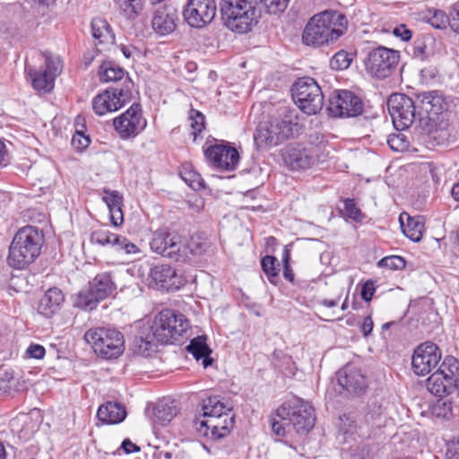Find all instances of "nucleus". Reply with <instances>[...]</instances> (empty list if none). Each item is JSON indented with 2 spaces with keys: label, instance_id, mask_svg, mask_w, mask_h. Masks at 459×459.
<instances>
[{
  "label": "nucleus",
  "instance_id": "62",
  "mask_svg": "<svg viewBox=\"0 0 459 459\" xmlns=\"http://www.w3.org/2000/svg\"><path fill=\"white\" fill-rule=\"evenodd\" d=\"M373 320L370 316H368L365 317L363 324L361 325V332L363 333L364 336H368L371 333L373 330Z\"/></svg>",
  "mask_w": 459,
  "mask_h": 459
},
{
  "label": "nucleus",
  "instance_id": "31",
  "mask_svg": "<svg viewBox=\"0 0 459 459\" xmlns=\"http://www.w3.org/2000/svg\"><path fill=\"white\" fill-rule=\"evenodd\" d=\"M177 414L178 407L175 401H159L153 410L154 420L162 426L169 423Z\"/></svg>",
  "mask_w": 459,
  "mask_h": 459
},
{
  "label": "nucleus",
  "instance_id": "55",
  "mask_svg": "<svg viewBox=\"0 0 459 459\" xmlns=\"http://www.w3.org/2000/svg\"><path fill=\"white\" fill-rule=\"evenodd\" d=\"M393 34L403 39V41H408L411 39L412 32L411 30H409L404 24H401L399 26H396L393 30Z\"/></svg>",
  "mask_w": 459,
  "mask_h": 459
},
{
  "label": "nucleus",
  "instance_id": "54",
  "mask_svg": "<svg viewBox=\"0 0 459 459\" xmlns=\"http://www.w3.org/2000/svg\"><path fill=\"white\" fill-rule=\"evenodd\" d=\"M446 457V459H459V437L447 443Z\"/></svg>",
  "mask_w": 459,
  "mask_h": 459
},
{
  "label": "nucleus",
  "instance_id": "41",
  "mask_svg": "<svg viewBox=\"0 0 459 459\" xmlns=\"http://www.w3.org/2000/svg\"><path fill=\"white\" fill-rule=\"evenodd\" d=\"M277 264V259L273 255H265L261 260L262 269L273 284H276L278 281Z\"/></svg>",
  "mask_w": 459,
  "mask_h": 459
},
{
  "label": "nucleus",
  "instance_id": "1",
  "mask_svg": "<svg viewBox=\"0 0 459 459\" xmlns=\"http://www.w3.org/2000/svg\"><path fill=\"white\" fill-rule=\"evenodd\" d=\"M315 422L314 408L296 396L284 402L271 419L272 429L280 437L292 431L300 436L307 435L314 428Z\"/></svg>",
  "mask_w": 459,
  "mask_h": 459
},
{
  "label": "nucleus",
  "instance_id": "39",
  "mask_svg": "<svg viewBox=\"0 0 459 459\" xmlns=\"http://www.w3.org/2000/svg\"><path fill=\"white\" fill-rule=\"evenodd\" d=\"M99 75L102 82H117L124 79L125 70L111 62H105L100 67Z\"/></svg>",
  "mask_w": 459,
  "mask_h": 459
},
{
  "label": "nucleus",
  "instance_id": "60",
  "mask_svg": "<svg viewBox=\"0 0 459 459\" xmlns=\"http://www.w3.org/2000/svg\"><path fill=\"white\" fill-rule=\"evenodd\" d=\"M119 48L124 56L127 59L134 58V54L138 53V49L133 45L120 44Z\"/></svg>",
  "mask_w": 459,
  "mask_h": 459
},
{
  "label": "nucleus",
  "instance_id": "21",
  "mask_svg": "<svg viewBox=\"0 0 459 459\" xmlns=\"http://www.w3.org/2000/svg\"><path fill=\"white\" fill-rule=\"evenodd\" d=\"M150 278L157 289L173 292L185 284V280L169 264H157L150 271Z\"/></svg>",
  "mask_w": 459,
  "mask_h": 459
},
{
  "label": "nucleus",
  "instance_id": "44",
  "mask_svg": "<svg viewBox=\"0 0 459 459\" xmlns=\"http://www.w3.org/2000/svg\"><path fill=\"white\" fill-rule=\"evenodd\" d=\"M351 63L349 54L343 50L337 52L331 59L330 65L334 70L347 69Z\"/></svg>",
  "mask_w": 459,
  "mask_h": 459
},
{
  "label": "nucleus",
  "instance_id": "46",
  "mask_svg": "<svg viewBox=\"0 0 459 459\" xmlns=\"http://www.w3.org/2000/svg\"><path fill=\"white\" fill-rule=\"evenodd\" d=\"M49 75H51L54 79L61 72V60L57 56H52L50 55L45 54V68L42 69Z\"/></svg>",
  "mask_w": 459,
  "mask_h": 459
},
{
  "label": "nucleus",
  "instance_id": "58",
  "mask_svg": "<svg viewBox=\"0 0 459 459\" xmlns=\"http://www.w3.org/2000/svg\"><path fill=\"white\" fill-rule=\"evenodd\" d=\"M375 292L374 283L368 281L364 283L361 289V297L365 301H370Z\"/></svg>",
  "mask_w": 459,
  "mask_h": 459
},
{
  "label": "nucleus",
  "instance_id": "26",
  "mask_svg": "<svg viewBox=\"0 0 459 459\" xmlns=\"http://www.w3.org/2000/svg\"><path fill=\"white\" fill-rule=\"evenodd\" d=\"M383 414L384 409L378 401L372 400L368 402L364 414L359 420V429L361 430L367 429L368 432H370L375 429L382 427L384 424Z\"/></svg>",
  "mask_w": 459,
  "mask_h": 459
},
{
  "label": "nucleus",
  "instance_id": "30",
  "mask_svg": "<svg viewBox=\"0 0 459 459\" xmlns=\"http://www.w3.org/2000/svg\"><path fill=\"white\" fill-rule=\"evenodd\" d=\"M210 239L204 233H195L188 241L184 240V253L186 255V263L190 262L192 256H200L208 251L211 247Z\"/></svg>",
  "mask_w": 459,
  "mask_h": 459
},
{
  "label": "nucleus",
  "instance_id": "48",
  "mask_svg": "<svg viewBox=\"0 0 459 459\" xmlns=\"http://www.w3.org/2000/svg\"><path fill=\"white\" fill-rule=\"evenodd\" d=\"M387 143L395 152H403L408 147V141L403 134H393L388 136Z\"/></svg>",
  "mask_w": 459,
  "mask_h": 459
},
{
  "label": "nucleus",
  "instance_id": "33",
  "mask_svg": "<svg viewBox=\"0 0 459 459\" xmlns=\"http://www.w3.org/2000/svg\"><path fill=\"white\" fill-rule=\"evenodd\" d=\"M186 350L191 353L196 360L203 359V364L204 368H207L212 364V359L209 358L211 350L206 344V338L204 336H198L190 341Z\"/></svg>",
  "mask_w": 459,
  "mask_h": 459
},
{
  "label": "nucleus",
  "instance_id": "20",
  "mask_svg": "<svg viewBox=\"0 0 459 459\" xmlns=\"http://www.w3.org/2000/svg\"><path fill=\"white\" fill-rule=\"evenodd\" d=\"M284 164L292 170L309 169L316 162L313 149L299 144H289L281 150Z\"/></svg>",
  "mask_w": 459,
  "mask_h": 459
},
{
  "label": "nucleus",
  "instance_id": "47",
  "mask_svg": "<svg viewBox=\"0 0 459 459\" xmlns=\"http://www.w3.org/2000/svg\"><path fill=\"white\" fill-rule=\"evenodd\" d=\"M343 215L356 221H362L363 214L361 213L359 208L357 207V204L353 199H345L343 201Z\"/></svg>",
  "mask_w": 459,
  "mask_h": 459
},
{
  "label": "nucleus",
  "instance_id": "8",
  "mask_svg": "<svg viewBox=\"0 0 459 459\" xmlns=\"http://www.w3.org/2000/svg\"><path fill=\"white\" fill-rule=\"evenodd\" d=\"M292 135V123L287 116L272 117L260 123L254 134L255 143L259 150H266L278 145Z\"/></svg>",
  "mask_w": 459,
  "mask_h": 459
},
{
  "label": "nucleus",
  "instance_id": "22",
  "mask_svg": "<svg viewBox=\"0 0 459 459\" xmlns=\"http://www.w3.org/2000/svg\"><path fill=\"white\" fill-rule=\"evenodd\" d=\"M338 384L347 392L353 394H361L368 388V380L361 369L353 365L347 364L337 373Z\"/></svg>",
  "mask_w": 459,
  "mask_h": 459
},
{
  "label": "nucleus",
  "instance_id": "12",
  "mask_svg": "<svg viewBox=\"0 0 459 459\" xmlns=\"http://www.w3.org/2000/svg\"><path fill=\"white\" fill-rule=\"evenodd\" d=\"M134 82L126 77L121 88H108L94 97L92 108L99 116L114 112L123 107L132 98Z\"/></svg>",
  "mask_w": 459,
  "mask_h": 459
},
{
  "label": "nucleus",
  "instance_id": "27",
  "mask_svg": "<svg viewBox=\"0 0 459 459\" xmlns=\"http://www.w3.org/2000/svg\"><path fill=\"white\" fill-rule=\"evenodd\" d=\"M65 300V297L58 288H50L40 299L38 311L46 317H50L57 312Z\"/></svg>",
  "mask_w": 459,
  "mask_h": 459
},
{
  "label": "nucleus",
  "instance_id": "40",
  "mask_svg": "<svg viewBox=\"0 0 459 459\" xmlns=\"http://www.w3.org/2000/svg\"><path fill=\"white\" fill-rule=\"evenodd\" d=\"M428 22L438 30H446L448 26L451 28L450 14L447 15L442 10L432 9L429 10Z\"/></svg>",
  "mask_w": 459,
  "mask_h": 459
},
{
  "label": "nucleus",
  "instance_id": "5",
  "mask_svg": "<svg viewBox=\"0 0 459 459\" xmlns=\"http://www.w3.org/2000/svg\"><path fill=\"white\" fill-rule=\"evenodd\" d=\"M220 11L224 25L236 33H247L258 22L255 0H221Z\"/></svg>",
  "mask_w": 459,
  "mask_h": 459
},
{
  "label": "nucleus",
  "instance_id": "63",
  "mask_svg": "<svg viewBox=\"0 0 459 459\" xmlns=\"http://www.w3.org/2000/svg\"><path fill=\"white\" fill-rule=\"evenodd\" d=\"M154 455L157 459H177L178 457L172 451L159 448L156 450Z\"/></svg>",
  "mask_w": 459,
  "mask_h": 459
},
{
  "label": "nucleus",
  "instance_id": "43",
  "mask_svg": "<svg viewBox=\"0 0 459 459\" xmlns=\"http://www.w3.org/2000/svg\"><path fill=\"white\" fill-rule=\"evenodd\" d=\"M115 236H116V234L110 232L109 230H97L92 231V233L91 234L90 239L92 244H97V245H100L102 247H104V246L111 247V244L113 242L112 240L115 238Z\"/></svg>",
  "mask_w": 459,
  "mask_h": 459
},
{
  "label": "nucleus",
  "instance_id": "35",
  "mask_svg": "<svg viewBox=\"0 0 459 459\" xmlns=\"http://www.w3.org/2000/svg\"><path fill=\"white\" fill-rule=\"evenodd\" d=\"M91 31L94 39H98L100 43H113L114 34L112 29L107 21L96 18L91 22Z\"/></svg>",
  "mask_w": 459,
  "mask_h": 459
},
{
  "label": "nucleus",
  "instance_id": "53",
  "mask_svg": "<svg viewBox=\"0 0 459 459\" xmlns=\"http://www.w3.org/2000/svg\"><path fill=\"white\" fill-rule=\"evenodd\" d=\"M90 138L82 133L76 132L72 138V144L76 149H84L90 144Z\"/></svg>",
  "mask_w": 459,
  "mask_h": 459
},
{
  "label": "nucleus",
  "instance_id": "45",
  "mask_svg": "<svg viewBox=\"0 0 459 459\" xmlns=\"http://www.w3.org/2000/svg\"><path fill=\"white\" fill-rule=\"evenodd\" d=\"M104 193L106 195L102 197V200L109 211L122 207L123 196L117 191L105 189Z\"/></svg>",
  "mask_w": 459,
  "mask_h": 459
},
{
  "label": "nucleus",
  "instance_id": "18",
  "mask_svg": "<svg viewBox=\"0 0 459 459\" xmlns=\"http://www.w3.org/2000/svg\"><path fill=\"white\" fill-rule=\"evenodd\" d=\"M441 359V351L437 344L426 342L420 344L411 357V367L416 375L425 376L435 368Z\"/></svg>",
  "mask_w": 459,
  "mask_h": 459
},
{
  "label": "nucleus",
  "instance_id": "6",
  "mask_svg": "<svg viewBox=\"0 0 459 459\" xmlns=\"http://www.w3.org/2000/svg\"><path fill=\"white\" fill-rule=\"evenodd\" d=\"M186 316L172 309H164L157 314L151 325L144 327L159 343L167 344L177 341L188 328Z\"/></svg>",
  "mask_w": 459,
  "mask_h": 459
},
{
  "label": "nucleus",
  "instance_id": "37",
  "mask_svg": "<svg viewBox=\"0 0 459 459\" xmlns=\"http://www.w3.org/2000/svg\"><path fill=\"white\" fill-rule=\"evenodd\" d=\"M437 370L443 373L449 384L455 385L459 380V361L455 357H446Z\"/></svg>",
  "mask_w": 459,
  "mask_h": 459
},
{
  "label": "nucleus",
  "instance_id": "49",
  "mask_svg": "<svg viewBox=\"0 0 459 459\" xmlns=\"http://www.w3.org/2000/svg\"><path fill=\"white\" fill-rule=\"evenodd\" d=\"M269 13H282L288 6L290 0H259Z\"/></svg>",
  "mask_w": 459,
  "mask_h": 459
},
{
  "label": "nucleus",
  "instance_id": "36",
  "mask_svg": "<svg viewBox=\"0 0 459 459\" xmlns=\"http://www.w3.org/2000/svg\"><path fill=\"white\" fill-rule=\"evenodd\" d=\"M111 247L121 255L131 257L140 254L139 247L128 240L126 237L116 234L112 240Z\"/></svg>",
  "mask_w": 459,
  "mask_h": 459
},
{
  "label": "nucleus",
  "instance_id": "4",
  "mask_svg": "<svg viewBox=\"0 0 459 459\" xmlns=\"http://www.w3.org/2000/svg\"><path fill=\"white\" fill-rule=\"evenodd\" d=\"M43 245L42 230L30 225L20 229L9 247L8 264L14 269L26 268L40 255Z\"/></svg>",
  "mask_w": 459,
  "mask_h": 459
},
{
  "label": "nucleus",
  "instance_id": "14",
  "mask_svg": "<svg viewBox=\"0 0 459 459\" xmlns=\"http://www.w3.org/2000/svg\"><path fill=\"white\" fill-rule=\"evenodd\" d=\"M387 107L394 126L398 130L408 128L419 118L416 99L412 100L405 94H392L388 98Z\"/></svg>",
  "mask_w": 459,
  "mask_h": 459
},
{
  "label": "nucleus",
  "instance_id": "59",
  "mask_svg": "<svg viewBox=\"0 0 459 459\" xmlns=\"http://www.w3.org/2000/svg\"><path fill=\"white\" fill-rule=\"evenodd\" d=\"M110 221L114 226H119L124 221L122 207L109 211Z\"/></svg>",
  "mask_w": 459,
  "mask_h": 459
},
{
  "label": "nucleus",
  "instance_id": "25",
  "mask_svg": "<svg viewBox=\"0 0 459 459\" xmlns=\"http://www.w3.org/2000/svg\"><path fill=\"white\" fill-rule=\"evenodd\" d=\"M158 343L143 325L138 334L134 336L129 350L134 355L149 357L156 351Z\"/></svg>",
  "mask_w": 459,
  "mask_h": 459
},
{
  "label": "nucleus",
  "instance_id": "2",
  "mask_svg": "<svg viewBox=\"0 0 459 459\" xmlns=\"http://www.w3.org/2000/svg\"><path fill=\"white\" fill-rule=\"evenodd\" d=\"M202 416L203 419L195 420V427L200 434L213 440L228 436L234 426L232 406L220 396L203 400Z\"/></svg>",
  "mask_w": 459,
  "mask_h": 459
},
{
  "label": "nucleus",
  "instance_id": "15",
  "mask_svg": "<svg viewBox=\"0 0 459 459\" xmlns=\"http://www.w3.org/2000/svg\"><path fill=\"white\" fill-rule=\"evenodd\" d=\"M327 110L333 117H355L362 114L364 103L351 91L335 90L329 98Z\"/></svg>",
  "mask_w": 459,
  "mask_h": 459
},
{
  "label": "nucleus",
  "instance_id": "38",
  "mask_svg": "<svg viewBox=\"0 0 459 459\" xmlns=\"http://www.w3.org/2000/svg\"><path fill=\"white\" fill-rule=\"evenodd\" d=\"M116 5L129 19H135L143 8L144 0H115Z\"/></svg>",
  "mask_w": 459,
  "mask_h": 459
},
{
  "label": "nucleus",
  "instance_id": "50",
  "mask_svg": "<svg viewBox=\"0 0 459 459\" xmlns=\"http://www.w3.org/2000/svg\"><path fill=\"white\" fill-rule=\"evenodd\" d=\"M378 265L391 270H400L405 267V260L401 256L392 255L382 258Z\"/></svg>",
  "mask_w": 459,
  "mask_h": 459
},
{
  "label": "nucleus",
  "instance_id": "64",
  "mask_svg": "<svg viewBox=\"0 0 459 459\" xmlns=\"http://www.w3.org/2000/svg\"><path fill=\"white\" fill-rule=\"evenodd\" d=\"M7 152L4 143L0 140V166L6 162Z\"/></svg>",
  "mask_w": 459,
  "mask_h": 459
},
{
  "label": "nucleus",
  "instance_id": "23",
  "mask_svg": "<svg viewBox=\"0 0 459 459\" xmlns=\"http://www.w3.org/2000/svg\"><path fill=\"white\" fill-rule=\"evenodd\" d=\"M419 120L426 115L429 119L446 109V102L442 92L438 91H424L416 95Z\"/></svg>",
  "mask_w": 459,
  "mask_h": 459
},
{
  "label": "nucleus",
  "instance_id": "24",
  "mask_svg": "<svg viewBox=\"0 0 459 459\" xmlns=\"http://www.w3.org/2000/svg\"><path fill=\"white\" fill-rule=\"evenodd\" d=\"M178 11L173 5H165L155 12L152 18L154 31L161 36L172 33L177 28Z\"/></svg>",
  "mask_w": 459,
  "mask_h": 459
},
{
  "label": "nucleus",
  "instance_id": "29",
  "mask_svg": "<svg viewBox=\"0 0 459 459\" xmlns=\"http://www.w3.org/2000/svg\"><path fill=\"white\" fill-rule=\"evenodd\" d=\"M98 419L106 424H118L126 417L125 407L118 403L108 402L100 406Z\"/></svg>",
  "mask_w": 459,
  "mask_h": 459
},
{
  "label": "nucleus",
  "instance_id": "51",
  "mask_svg": "<svg viewBox=\"0 0 459 459\" xmlns=\"http://www.w3.org/2000/svg\"><path fill=\"white\" fill-rule=\"evenodd\" d=\"M182 178L194 190H200L204 187V181L201 178V176L195 172L185 173Z\"/></svg>",
  "mask_w": 459,
  "mask_h": 459
},
{
  "label": "nucleus",
  "instance_id": "17",
  "mask_svg": "<svg viewBox=\"0 0 459 459\" xmlns=\"http://www.w3.org/2000/svg\"><path fill=\"white\" fill-rule=\"evenodd\" d=\"M113 125L123 139L135 137L147 125L139 103H134L126 112L113 120Z\"/></svg>",
  "mask_w": 459,
  "mask_h": 459
},
{
  "label": "nucleus",
  "instance_id": "3",
  "mask_svg": "<svg viewBox=\"0 0 459 459\" xmlns=\"http://www.w3.org/2000/svg\"><path fill=\"white\" fill-rule=\"evenodd\" d=\"M348 30L347 17L334 10L315 14L307 23L302 41L307 46L321 47L335 43Z\"/></svg>",
  "mask_w": 459,
  "mask_h": 459
},
{
  "label": "nucleus",
  "instance_id": "16",
  "mask_svg": "<svg viewBox=\"0 0 459 459\" xmlns=\"http://www.w3.org/2000/svg\"><path fill=\"white\" fill-rule=\"evenodd\" d=\"M216 10L214 0H187L181 13L189 26L201 29L213 21Z\"/></svg>",
  "mask_w": 459,
  "mask_h": 459
},
{
  "label": "nucleus",
  "instance_id": "9",
  "mask_svg": "<svg viewBox=\"0 0 459 459\" xmlns=\"http://www.w3.org/2000/svg\"><path fill=\"white\" fill-rule=\"evenodd\" d=\"M291 94L295 103L307 115L316 114L323 108L321 88L311 77L299 79L291 87Z\"/></svg>",
  "mask_w": 459,
  "mask_h": 459
},
{
  "label": "nucleus",
  "instance_id": "61",
  "mask_svg": "<svg viewBox=\"0 0 459 459\" xmlns=\"http://www.w3.org/2000/svg\"><path fill=\"white\" fill-rule=\"evenodd\" d=\"M120 448L123 449L126 454H131L133 452H137L140 450V448L135 444H134L130 439H125L122 442Z\"/></svg>",
  "mask_w": 459,
  "mask_h": 459
},
{
  "label": "nucleus",
  "instance_id": "56",
  "mask_svg": "<svg viewBox=\"0 0 459 459\" xmlns=\"http://www.w3.org/2000/svg\"><path fill=\"white\" fill-rule=\"evenodd\" d=\"M26 354L30 358L40 359L45 355V348L39 344H31L28 347Z\"/></svg>",
  "mask_w": 459,
  "mask_h": 459
},
{
  "label": "nucleus",
  "instance_id": "52",
  "mask_svg": "<svg viewBox=\"0 0 459 459\" xmlns=\"http://www.w3.org/2000/svg\"><path fill=\"white\" fill-rule=\"evenodd\" d=\"M290 249L288 248V247H285L283 249L282 256H281V260L283 263V277L287 281L293 282L295 276H294V273L290 265Z\"/></svg>",
  "mask_w": 459,
  "mask_h": 459
},
{
  "label": "nucleus",
  "instance_id": "34",
  "mask_svg": "<svg viewBox=\"0 0 459 459\" xmlns=\"http://www.w3.org/2000/svg\"><path fill=\"white\" fill-rule=\"evenodd\" d=\"M28 73L36 91L48 92L53 89L55 79L42 69L37 71L30 68Z\"/></svg>",
  "mask_w": 459,
  "mask_h": 459
},
{
  "label": "nucleus",
  "instance_id": "42",
  "mask_svg": "<svg viewBox=\"0 0 459 459\" xmlns=\"http://www.w3.org/2000/svg\"><path fill=\"white\" fill-rule=\"evenodd\" d=\"M189 120L193 142L197 143L199 134L204 129V116L200 111L192 108L189 114Z\"/></svg>",
  "mask_w": 459,
  "mask_h": 459
},
{
  "label": "nucleus",
  "instance_id": "19",
  "mask_svg": "<svg viewBox=\"0 0 459 459\" xmlns=\"http://www.w3.org/2000/svg\"><path fill=\"white\" fill-rule=\"evenodd\" d=\"M204 156L213 167L221 170L232 171L239 161L238 151L225 144L209 146L204 150Z\"/></svg>",
  "mask_w": 459,
  "mask_h": 459
},
{
  "label": "nucleus",
  "instance_id": "13",
  "mask_svg": "<svg viewBox=\"0 0 459 459\" xmlns=\"http://www.w3.org/2000/svg\"><path fill=\"white\" fill-rule=\"evenodd\" d=\"M152 252L177 263H186L184 238L176 231L156 230L150 242Z\"/></svg>",
  "mask_w": 459,
  "mask_h": 459
},
{
  "label": "nucleus",
  "instance_id": "10",
  "mask_svg": "<svg viewBox=\"0 0 459 459\" xmlns=\"http://www.w3.org/2000/svg\"><path fill=\"white\" fill-rule=\"evenodd\" d=\"M116 288L110 273H99L89 282L88 287L79 292L75 304L82 309L92 310L100 301L112 294Z\"/></svg>",
  "mask_w": 459,
  "mask_h": 459
},
{
  "label": "nucleus",
  "instance_id": "32",
  "mask_svg": "<svg viewBox=\"0 0 459 459\" xmlns=\"http://www.w3.org/2000/svg\"><path fill=\"white\" fill-rule=\"evenodd\" d=\"M446 380L443 373L437 369L427 379V388L431 394L437 396L448 394L451 393L452 389H454L455 385L449 384Z\"/></svg>",
  "mask_w": 459,
  "mask_h": 459
},
{
  "label": "nucleus",
  "instance_id": "11",
  "mask_svg": "<svg viewBox=\"0 0 459 459\" xmlns=\"http://www.w3.org/2000/svg\"><path fill=\"white\" fill-rule=\"evenodd\" d=\"M400 60V52L385 47H377L368 52L365 68L372 77L382 80L393 74Z\"/></svg>",
  "mask_w": 459,
  "mask_h": 459
},
{
  "label": "nucleus",
  "instance_id": "57",
  "mask_svg": "<svg viewBox=\"0 0 459 459\" xmlns=\"http://www.w3.org/2000/svg\"><path fill=\"white\" fill-rule=\"evenodd\" d=\"M451 29L459 33V2L455 3L450 11Z\"/></svg>",
  "mask_w": 459,
  "mask_h": 459
},
{
  "label": "nucleus",
  "instance_id": "7",
  "mask_svg": "<svg viewBox=\"0 0 459 459\" xmlns=\"http://www.w3.org/2000/svg\"><path fill=\"white\" fill-rule=\"evenodd\" d=\"M84 340L91 344L96 354L106 359L118 358L125 350L124 335L117 329L91 328L84 333Z\"/></svg>",
  "mask_w": 459,
  "mask_h": 459
},
{
  "label": "nucleus",
  "instance_id": "28",
  "mask_svg": "<svg viewBox=\"0 0 459 459\" xmlns=\"http://www.w3.org/2000/svg\"><path fill=\"white\" fill-rule=\"evenodd\" d=\"M399 221L403 234L413 242H419L422 238L425 226L421 217H411L408 213L403 212L399 216Z\"/></svg>",
  "mask_w": 459,
  "mask_h": 459
}]
</instances>
